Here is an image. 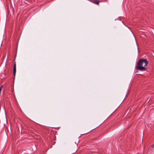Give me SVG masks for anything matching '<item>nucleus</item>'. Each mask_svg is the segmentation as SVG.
Here are the masks:
<instances>
[{
	"mask_svg": "<svg viewBox=\"0 0 154 154\" xmlns=\"http://www.w3.org/2000/svg\"><path fill=\"white\" fill-rule=\"evenodd\" d=\"M148 64V62L146 59H140L137 62L136 69L141 71H145L146 70L145 67Z\"/></svg>",
	"mask_w": 154,
	"mask_h": 154,
	"instance_id": "f257e3e1",
	"label": "nucleus"
},
{
	"mask_svg": "<svg viewBox=\"0 0 154 154\" xmlns=\"http://www.w3.org/2000/svg\"><path fill=\"white\" fill-rule=\"evenodd\" d=\"M89 1L94 4L98 5H99L100 2L98 1L97 0H89Z\"/></svg>",
	"mask_w": 154,
	"mask_h": 154,
	"instance_id": "f03ea898",
	"label": "nucleus"
},
{
	"mask_svg": "<svg viewBox=\"0 0 154 154\" xmlns=\"http://www.w3.org/2000/svg\"><path fill=\"white\" fill-rule=\"evenodd\" d=\"M16 72V64L15 63L14 64L13 73L14 76L15 75Z\"/></svg>",
	"mask_w": 154,
	"mask_h": 154,
	"instance_id": "7ed1b4c3",
	"label": "nucleus"
},
{
	"mask_svg": "<svg viewBox=\"0 0 154 154\" xmlns=\"http://www.w3.org/2000/svg\"><path fill=\"white\" fill-rule=\"evenodd\" d=\"M152 147L154 148V144L152 146Z\"/></svg>",
	"mask_w": 154,
	"mask_h": 154,
	"instance_id": "20e7f679",
	"label": "nucleus"
},
{
	"mask_svg": "<svg viewBox=\"0 0 154 154\" xmlns=\"http://www.w3.org/2000/svg\"><path fill=\"white\" fill-rule=\"evenodd\" d=\"M3 85H2V86L0 87V88H3Z\"/></svg>",
	"mask_w": 154,
	"mask_h": 154,
	"instance_id": "39448f33",
	"label": "nucleus"
},
{
	"mask_svg": "<svg viewBox=\"0 0 154 154\" xmlns=\"http://www.w3.org/2000/svg\"><path fill=\"white\" fill-rule=\"evenodd\" d=\"M6 28L5 27H5H4V28L5 29Z\"/></svg>",
	"mask_w": 154,
	"mask_h": 154,
	"instance_id": "423d86ee",
	"label": "nucleus"
}]
</instances>
